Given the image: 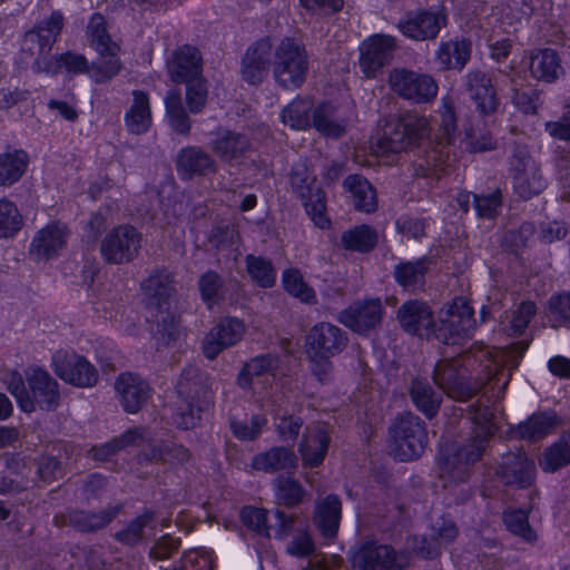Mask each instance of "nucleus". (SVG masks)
I'll list each match as a JSON object with an SVG mask.
<instances>
[{
    "instance_id": "obj_1",
    "label": "nucleus",
    "mask_w": 570,
    "mask_h": 570,
    "mask_svg": "<svg viewBox=\"0 0 570 570\" xmlns=\"http://www.w3.org/2000/svg\"><path fill=\"white\" fill-rule=\"evenodd\" d=\"M440 117L441 125L433 134L425 117L409 116L402 125L396 120L385 121L379 125L371 137L370 148L376 155H384L400 151L415 141H421L420 146L424 148L428 167H435L445 156V148L453 141L454 114L449 102L443 101Z\"/></svg>"
},
{
    "instance_id": "obj_2",
    "label": "nucleus",
    "mask_w": 570,
    "mask_h": 570,
    "mask_svg": "<svg viewBox=\"0 0 570 570\" xmlns=\"http://www.w3.org/2000/svg\"><path fill=\"white\" fill-rule=\"evenodd\" d=\"M472 308L462 298H455L439 313V323L432 322L428 306L420 302L403 304L397 313L401 326L409 333L420 336L435 335L439 340L455 344L471 326Z\"/></svg>"
},
{
    "instance_id": "obj_3",
    "label": "nucleus",
    "mask_w": 570,
    "mask_h": 570,
    "mask_svg": "<svg viewBox=\"0 0 570 570\" xmlns=\"http://www.w3.org/2000/svg\"><path fill=\"white\" fill-rule=\"evenodd\" d=\"M87 38L99 56L97 65L88 69L87 61L82 56L69 53L60 59V67L72 73L87 71L96 82L111 79L120 70V62L117 58L119 48L110 41L102 16L94 14L91 17L87 27Z\"/></svg>"
},
{
    "instance_id": "obj_4",
    "label": "nucleus",
    "mask_w": 570,
    "mask_h": 570,
    "mask_svg": "<svg viewBox=\"0 0 570 570\" xmlns=\"http://www.w3.org/2000/svg\"><path fill=\"white\" fill-rule=\"evenodd\" d=\"M3 383L23 412H32L37 407L50 410L57 404L59 397L57 382L50 377L47 371L40 367H35L28 372V389L18 372L8 373Z\"/></svg>"
},
{
    "instance_id": "obj_5",
    "label": "nucleus",
    "mask_w": 570,
    "mask_h": 570,
    "mask_svg": "<svg viewBox=\"0 0 570 570\" xmlns=\"http://www.w3.org/2000/svg\"><path fill=\"white\" fill-rule=\"evenodd\" d=\"M274 77L285 88H297L307 70L306 55L301 45L292 39L283 40L273 50Z\"/></svg>"
},
{
    "instance_id": "obj_6",
    "label": "nucleus",
    "mask_w": 570,
    "mask_h": 570,
    "mask_svg": "<svg viewBox=\"0 0 570 570\" xmlns=\"http://www.w3.org/2000/svg\"><path fill=\"white\" fill-rule=\"evenodd\" d=\"M426 433L420 420L406 413L390 430L391 452L401 461L413 460L423 452Z\"/></svg>"
},
{
    "instance_id": "obj_7",
    "label": "nucleus",
    "mask_w": 570,
    "mask_h": 570,
    "mask_svg": "<svg viewBox=\"0 0 570 570\" xmlns=\"http://www.w3.org/2000/svg\"><path fill=\"white\" fill-rule=\"evenodd\" d=\"M139 248L140 235L129 225L114 227L100 243L101 256L112 264H125L132 261Z\"/></svg>"
},
{
    "instance_id": "obj_8",
    "label": "nucleus",
    "mask_w": 570,
    "mask_h": 570,
    "mask_svg": "<svg viewBox=\"0 0 570 570\" xmlns=\"http://www.w3.org/2000/svg\"><path fill=\"white\" fill-rule=\"evenodd\" d=\"M52 368L60 380L78 387H90L98 380L94 365L71 351H57L52 355Z\"/></svg>"
},
{
    "instance_id": "obj_9",
    "label": "nucleus",
    "mask_w": 570,
    "mask_h": 570,
    "mask_svg": "<svg viewBox=\"0 0 570 570\" xmlns=\"http://www.w3.org/2000/svg\"><path fill=\"white\" fill-rule=\"evenodd\" d=\"M345 345L341 331L328 323L315 325L306 337V353L316 366H327V358L336 354Z\"/></svg>"
},
{
    "instance_id": "obj_10",
    "label": "nucleus",
    "mask_w": 570,
    "mask_h": 570,
    "mask_svg": "<svg viewBox=\"0 0 570 570\" xmlns=\"http://www.w3.org/2000/svg\"><path fill=\"white\" fill-rule=\"evenodd\" d=\"M389 81L393 91L416 102L429 101L438 94L435 80L428 75L396 69L390 75Z\"/></svg>"
},
{
    "instance_id": "obj_11",
    "label": "nucleus",
    "mask_w": 570,
    "mask_h": 570,
    "mask_svg": "<svg viewBox=\"0 0 570 570\" xmlns=\"http://www.w3.org/2000/svg\"><path fill=\"white\" fill-rule=\"evenodd\" d=\"M445 26V13L442 9L411 12L399 21V30L413 40L433 39Z\"/></svg>"
},
{
    "instance_id": "obj_12",
    "label": "nucleus",
    "mask_w": 570,
    "mask_h": 570,
    "mask_svg": "<svg viewBox=\"0 0 570 570\" xmlns=\"http://www.w3.org/2000/svg\"><path fill=\"white\" fill-rule=\"evenodd\" d=\"M470 419L475 426V439L471 452L465 453L468 462L476 460L484 450L487 439L492 435L501 425L503 417L499 405L491 409L488 405L479 404L470 411Z\"/></svg>"
},
{
    "instance_id": "obj_13",
    "label": "nucleus",
    "mask_w": 570,
    "mask_h": 570,
    "mask_svg": "<svg viewBox=\"0 0 570 570\" xmlns=\"http://www.w3.org/2000/svg\"><path fill=\"white\" fill-rule=\"evenodd\" d=\"M394 48L395 41L391 36L374 35L365 39L358 47L360 66L365 77L374 78Z\"/></svg>"
},
{
    "instance_id": "obj_14",
    "label": "nucleus",
    "mask_w": 570,
    "mask_h": 570,
    "mask_svg": "<svg viewBox=\"0 0 570 570\" xmlns=\"http://www.w3.org/2000/svg\"><path fill=\"white\" fill-rule=\"evenodd\" d=\"M465 374L466 368L462 366L461 360H443L436 364L433 380L449 397L463 400L472 392L465 384Z\"/></svg>"
},
{
    "instance_id": "obj_15",
    "label": "nucleus",
    "mask_w": 570,
    "mask_h": 570,
    "mask_svg": "<svg viewBox=\"0 0 570 570\" xmlns=\"http://www.w3.org/2000/svg\"><path fill=\"white\" fill-rule=\"evenodd\" d=\"M355 570H401L405 562L396 557L387 546H367L355 550L352 554Z\"/></svg>"
},
{
    "instance_id": "obj_16",
    "label": "nucleus",
    "mask_w": 570,
    "mask_h": 570,
    "mask_svg": "<svg viewBox=\"0 0 570 570\" xmlns=\"http://www.w3.org/2000/svg\"><path fill=\"white\" fill-rule=\"evenodd\" d=\"M240 517L245 525L267 537L273 531L276 538H283L293 524V520L279 511L267 514L265 510L252 507L244 508Z\"/></svg>"
},
{
    "instance_id": "obj_17",
    "label": "nucleus",
    "mask_w": 570,
    "mask_h": 570,
    "mask_svg": "<svg viewBox=\"0 0 570 570\" xmlns=\"http://www.w3.org/2000/svg\"><path fill=\"white\" fill-rule=\"evenodd\" d=\"M68 238L65 224L52 222L39 229L32 238L30 253L37 259H49L59 254Z\"/></svg>"
},
{
    "instance_id": "obj_18",
    "label": "nucleus",
    "mask_w": 570,
    "mask_h": 570,
    "mask_svg": "<svg viewBox=\"0 0 570 570\" xmlns=\"http://www.w3.org/2000/svg\"><path fill=\"white\" fill-rule=\"evenodd\" d=\"M245 332L244 324L236 318L223 320L205 337L203 351L206 357H216L224 348L240 341Z\"/></svg>"
},
{
    "instance_id": "obj_19",
    "label": "nucleus",
    "mask_w": 570,
    "mask_h": 570,
    "mask_svg": "<svg viewBox=\"0 0 570 570\" xmlns=\"http://www.w3.org/2000/svg\"><path fill=\"white\" fill-rule=\"evenodd\" d=\"M382 307L380 301L356 302L340 314V322L356 333H364L380 322Z\"/></svg>"
},
{
    "instance_id": "obj_20",
    "label": "nucleus",
    "mask_w": 570,
    "mask_h": 570,
    "mask_svg": "<svg viewBox=\"0 0 570 570\" xmlns=\"http://www.w3.org/2000/svg\"><path fill=\"white\" fill-rule=\"evenodd\" d=\"M330 440L327 431L322 426L306 429L298 445L301 460L305 468H315L323 463Z\"/></svg>"
},
{
    "instance_id": "obj_21",
    "label": "nucleus",
    "mask_w": 570,
    "mask_h": 570,
    "mask_svg": "<svg viewBox=\"0 0 570 570\" xmlns=\"http://www.w3.org/2000/svg\"><path fill=\"white\" fill-rule=\"evenodd\" d=\"M168 71L175 81H186L199 77L202 65L199 52L191 47L175 51L168 61Z\"/></svg>"
},
{
    "instance_id": "obj_22",
    "label": "nucleus",
    "mask_w": 570,
    "mask_h": 570,
    "mask_svg": "<svg viewBox=\"0 0 570 570\" xmlns=\"http://www.w3.org/2000/svg\"><path fill=\"white\" fill-rule=\"evenodd\" d=\"M273 49L267 41H262L252 47L243 59L242 76L249 83L261 81L267 72L272 61Z\"/></svg>"
},
{
    "instance_id": "obj_23",
    "label": "nucleus",
    "mask_w": 570,
    "mask_h": 570,
    "mask_svg": "<svg viewBox=\"0 0 570 570\" xmlns=\"http://www.w3.org/2000/svg\"><path fill=\"white\" fill-rule=\"evenodd\" d=\"M116 390L121 397L126 411L137 412L148 397V386L132 373L121 374L116 382Z\"/></svg>"
},
{
    "instance_id": "obj_24",
    "label": "nucleus",
    "mask_w": 570,
    "mask_h": 570,
    "mask_svg": "<svg viewBox=\"0 0 570 570\" xmlns=\"http://www.w3.org/2000/svg\"><path fill=\"white\" fill-rule=\"evenodd\" d=\"M471 47L465 40L442 41L434 55L439 69H462L470 58Z\"/></svg>"
},
{
    "instance_id": "obj_25",
    "label": "nucleus",
    "mask_w": 570,
    "mask_h": 570,
    "mask_svg": "<svg viewBox=\"0 0 570 570\" xmlns=\"http://www.w3.org/2000/svg\"><path fill=\"white\" fill-rule=\"evenodd\" d=\"M247 147L248 141L246 137L228 130L217 131L212 141L213 151L227 163L237 161Z\"/></svg>"
},
{
    "instance_id": "obj_26",
    "label": "nucleus",
    "mask_w": 570,
    "mask_h": 570,
    "mask_svg": "<svg viewBox=\"0 0 570 570\" xmlns=\"http://www.w3.org/2000/svg\"><path fill=\"white\" fill-rule=\"evenodd\" d=\"M132 104L125 116L128 130L132 134L146 132L151 126V112L148 96L139 90L132 92Z\"/></svg>"
},
{
    "instance_id": "obj_27",
    "label": "nucleus",
    "mask_w": 570,
    "mask_h": 570,
    "mask_svg": "<svg viewBox=\"0 0 570 570\" xmlns=\"http://www.w3.org/2000/svg\"><path fill=\"white\" fill-rule=\"evenodd\" d=\"M530 69L534 78L546 82H552L562 75L559 57L550 49L535 51L530 58Z\"/></svg>"
},
{
    "instance_id": "obj_28",
    "label": "nucleus",
    "mask_w": 570,
    "mask_h": 570,
    "mask_svg": "<svg viewBox=\"0 0 570 570\" xmlns=\"http://www.w3.org/2000/svg\"><path fill=\"white\" fill-rule=\"evenodd\" d=\"M341 515V503L334 495H328L322 500L315 510V523L322 533L331 538L336 533Z\"/></svg>"
},
{
    "instance_id": "obj_29",
    "label": "nucleus",
    "mask_w": 570,
    "mask_h": 570,
    "mask_svg": "<svg viewBox=\"0 0 570 570\" xmlns=\"http://www.w3.org/2000/svg\"><path fill=\"white\" fill-rule=\"evenodd\" d=\"M469 86L481 114L488 115L497 109L498 102L490 79L482 73H474L469 78Z\"/></svg>"
},
{
    "instance_id": "obj_30",
    "label": "nucleus",
    "mask_w": 570,
    "mask_h": 570,
    "mask_svg": "<svg viewBox=\"0 0 570 570\" xmlns=\"http://www.w3.org/2000/svg\"><path fill=\"white\" fill-rule=\"evenodd\" d=\"M296 465V456L293 451L284 448H275L261 453L253 459L252 466L258 471H275L292 469Z\"/></svg>"
},
{
    "instance_id": "obj_31",
    "label": "nucleus",
    "mask_w": 570,
    "mask_h": 570,
    "mask_svg": "<svg viewBox=\"0 0 570 570\" xmlns=\"http://www.w3.org/2000/svg\"><path fill=\"white\" fill-rule=\"evenodd\" d=\"M501 473L505 482L525 487L532 481L534 464L525 455L518 454L504 461Z\"/></svg>"
},
{
    "instance_id": "obj_32",
    "label": "nucleus",
    "mask_w": 570,
    "mask_h": 570,
    "mask_svg": "<svg viewBox=\"0 0 570 570\" xmlns=\"http://www.w3.org/2000/svg\"><path fill=\"white\" fill-rule=\"evenodd\" d=\"M159 285L157 277H150L144 283V288L147 293L153 295L157 299L155 306L150 307V314L154 321L163 323L166 327L168 322L174 323V316L170 314L171 302L169 301V292L166 287H161L159 291L156 288Z\"/></svg>"
},
{
    "instance_id": "obj_33",
    "label": "nucleus",
    "mask_w": 570,
    "mask_h": 570,
    "mask_svg": "<svg viewBox=\"0 0 570 570\" xmlns=\"http://www.w3.org/2000/svg\"><path fill=\"white\" fill-rule=\"evenodd\" d=\"M29 158L22 150H14L0 155V184L12 185L26 171Z\"/></svg>"
},
{
    "instance_id": "obj_34",
    "label": "nucleus",
    "mask_w": 570,
    "mask_h": 570,
    "mask_svg": "<svg viewBox=\"0 0 570 570\" xmlns=\"http://www.w3.org/2000/svg\"><path fill=\"white\" fill-rule=\"evenodd\" d=\"M345 188L351 193L354 205L364 212H372L376 207V196L370 183L357 176H348L344 181Z\"/></svg>"
},
{
    "instance_id": "obj_35",
    "label": "nucleus",
    "mask_w": 570,
    "mask_h": 570,
    "mask_svg": "<svg viewBox=\"0 0 570 570\" xmlns=\"http://www.w3.org/2000/svg\"><path fill=\"white\" fill-rule=\"evenodd\" d=\"M278 368V360L274 356H259L250 360L238 375V383L243 387H247L253 384L254 379H258L264 375L275 376V372Z\"/></svg>"
},
{
    "instance_id": "obj_36",
    "label": "nucleus",
    "mask_w": 570,
    "mask_h": 570,
    "mask_svg": "<svg viewBox=\"0 0 570 570\" xmlns=\"http://www.w3.org/2000/svg\"><path fill=\"white\" fill-rule=\"evenodd\" d=\"M212 166L213 161L209 157L196 148L183 149L177 158V168L183 176L206 173Z\"/></svg>"
},
{
    "instance_id": "obj_37",
    "label": "nucleus",
    "mask_w": 570,
    "mask_h": 570,
    "mask_svg": "<svg viewBox=\"0 0 570 570\" xmlns=\"http://www.w3.org/2000/svg\"><path fill=\"white\" fill-rule=\"evenodd\" d=\"M556 424L557 417L552 413L534 414L518 426L517 433L522 439L534 440L549 433Z\"/></svg>"
},
{
    "instance_id": "obj_38",
    "label": "nucleus",
    "mask_w": 570,
    "mask_h": 570,
    "mask_svg": "<svg viewBox=\"0 0 570 570\" xmlns=\"http://www.w3.org/2000/svg\"><path fill=\"white\" fill-rule=\"evenodd\" d=\"M23 226V217L17 205L8 199H0V238L14 237Z\"/></svg>"
},
{
    "instance_id": "obj_39",
    "label": "nucleus",
    "mask_w": 570,
    "mask_h": 570,
    "mask_svg": "<svg viewBox=\"0 0 570 570\" xmlns=\"http://www.w3.org/2000/svg\"><path fill=\"white\" fill-rule=\"evenodd\" d=\"M411 397L416 407L426 416L432 417L438 412L441 396L434 393L425 382L420 380L413 382Z\"/></svg>"
},
{
    "instance_id": "obj_40",
    "label": "nucleus",
    "mask_w": 570,
    "mask_h": 570,
    "mask_svg": "<svg viewBox=\"0 0 570 570\" xmlns=\"http://www.w3.org/2000/svg\"><path fill=\"white\" fill-rule=\"evenodd\" d=\"M379 240V234L370 226H358L342 235L345 248L358 252L372 249Z\"/></svg>"
},
{
    "instance_id": "obj_41",
    "label": "nucleus",
    "mask_w": 570,
    "mask_h": 570,
    "mask_svg": "<svg viewBox=\"0 0 570 570\" xmlns=\"http://www.w3.org/2000/svg\"><path fill=\"white\" fill-rule=\"evenodd\" d=\"M568 463H570V434L548 449L539 461L546 472H553Z\"/></svg>"
},
{
    "instance_id": "obj_42",
    "label": "nucleus",
    "mask_w": 570,
    "mask_h": 570,
    "mask_svg": "<svg viewBox=\"0 0 570 570\" xmlns=\"http://www.w3.org/2000/svg\"><path fill=\"white\" fill-rule=\"evenodd\" d=\"M425 261L406 262L395 267L396 282L405 288H414L422 284L426 272Z\"/></svg>"
},
{
    "instance_id": "obj_43",
    "label": "nucleus",
    "mask_w": 570,
    "mask_h": 570,
    "mask_svg": "<svg viewBox=\"0 0 570 570\" xmlns=\"http://www.w3.org/2000/svg\"><path fill=\"white\" fill-rule=\"evenodd\" d=\"M309 109L308 100L295 99L282 111V121L293 129H305L311 125L307 114Z\"/></svg>"
},
{
    "instance_id": "obj_44",
    "label": "nucleus",
    "mask_w": 570,
    "mask_h": 570,
    "mask_svg": "<svg viewBox=\"0 0 570 570\" xmlns=\"http://www.w3.org/2000/svg\"><path fill=\"white\" fill-rule=\"evenodd\" d=\"M166 116L170 127L178 134L189 130V121L180 105L179 95L169 92L165 98Z\"/></svg>"
},
{
    "instance_id": "obj_45",
    "label": "nucleus",
    "mask_w": 570,
    "mask_h": 570,
    "mask_svg": "<svg viewBox=\"0 0 570 570\" xmlns=\"http://www.w3.org/2000/svg\"><path fill=\"white\" fill-rule=\"evenodd\" d=\"M62 27V16L59 12H52L50 18L41 23L37 30L27 33V40L39 41L40 48L48 46L60 32Z\"/></svg>"
},
{
    "instance_id": "obj_46",
    "label": "nucleus",
    "mask_w": 570,
    "mask_h": 570,
    "mask_svg": "<svg viewBox=\"0 0 570 570\" xmlns=\"http://www.w3.org/2000/svg\"><path fill=\"white\" fill-rule=\"evenodd\" d=\"M283 284L291 295L304 303H309L315 297L313 289L303 281L302 275L296 269L284 272Z\"/></svg>"
},
{
    "instance_id": "obj_47",
    "label": "nucleus",
    "mask_w": 570,
    "mask_h": 570,
    "mask_svg": "<svg viewBox=\"0 0 570 570\" xmlns=\"http://www.w3.org/2000/svg\"><path fill=\"white\" fill-rule=\"evenodd\" d=\"M181 570H214L213 552L206 548L187 551L181 560Z\"/></svg>"
},
{
    "instance_id": "obj_48",
    "label": "nucleus",
    "mask_w": 570,
    "mask_h": 570,
    "mask_svg": "<svg viewBox=\"0 0 570 570\" xmlns=\"http://www.w3.org/2000/svg\"><path fill=\"white\" fill-rule=\"evenodd\" d=\"M247 271L254 282L262 287H269L275 282L276 275L271 264L259 257H247Z\"/></svg>"
},
{
    "instance_id": "obj_49",
    "label": "nucleus",
    "mask_w": 570,
    "mask_h": 570,
    "mask_svg": "<svg viewBox=\"0 0 570 570\" xmlns=\"http://www.w3.org/2000/svg\"><path fill=\"white\" fill-rule=\"evenodd\" d=\"M304 206L315 226L322 229L330 226L331 222L326 215L324 197L320 190H315V193L305 199Z\"/></svg>"
},
{
    "instance_id": "obj_50",
    "label": "nucleus",
    "mask_w": 570,
    "mask_h": 570,
    "mask_svg": "<svg viewBox=\"0 0 570 570\" xmlns=\"http://www.w3.org/2000/svg\"><path fill=\"white\" fill-rule=\"evenodd\" d=\"M313 125L327 136H338L344 129L333 119V110L330 106H321L314 111Z\"/></svg>"
},
{
    "instance_id": "obj_51",
    "label": "nucleus",
    "mask_w": 570,
    "mask_h": 570,
    "mask_svg": "<svg viewBox=\"0 0 570 570\" xmlns=\"http://www.w3.org/2000/svg\"><path fill=\"white\" fill-rule=\"evenodd\" d=\"M504 523L511 532L522 537L528 541L534 538V533L528 524V515L524 510H513L505 512Z\"/></svg>"
},
{
    "instance_id": "obj_52",
    "label": "nucleus",
    "mask_w": 570,
    "mask_h": 570,
    "mask_svg": "<svg viewBox=\"0 0 570 570\" xmlns=\"http://www.w3.org/2000/svg\"><path fill=\"white\" fill-rule=\"evenodd\" d=\"M276 489L278 500L286 505H295L304 497L303 488L294 480H279Z\"/></svg>"
},
{
    "instance_id": "obj_53",
    "label": "nucleus",
    "mask_w": 570,
    "mask_h": 570,
    "mask_svg": "<svg viewBox=\"0 0 570 570\" xmlns=\"http://www.w3.org/2000/svg\"><path fill=\"white\" fill-rule=\"evenodd\" d=\"M187 83L186 101L191 112H198L206 102V87L202 78L197 77Z\"/></svg>"
},
{
    "instance_id": "obj_54",
    "label": "nucleus",
    "mask_w": 570,
    "mask_h": 570,
    "mask_svg": "<svg viewBox=\"0 0 570 570\" xmlns=\"http://www.w3.org/2000/svg\"><path fill=\"white\" fill-rule=\"evenodd\" d=\"M513 348H495L492 351H488L487 354L489 356V360L487 361V364L484 365V368L488 371V375L494 374L500 367L503 366H510L514 367L517 366V361L512 357Z\"/></svg>"
},
{
    "instance_id": "obj_55",
    "label": "nucleus",
    "mask_w": 570,
    "mask_h": 570,
    "mask_svg": "<svg viewBox=\"0 0 570 570\" xmlns=\"http://www.w3.org/2000/svg\"><path fill=\"white\" fill-rule=\"evenodd\" d=\"M549 317L553 326L570 318V294L557 295L550 299Z\"/></svg>"
},
{
    "instance_id": "obj_56",
    "label": "nucleus",
    "mask_w": 570,
    "mask_h": 570,
    "mask_svg": "<svg viewBox=\"0 0 570 570\" xmlns=\"http://www.w3.org/2000/svg\"><path fill=\"white\" fill-rule=\"evenodd\" d=\"M220 282L216 274L206 273L200 277L199 291L203 299L210 306L217 299Z\"/></svg>"
},
{
    "instance_id": "obj_57",
    "label": "nucleus",
    "mask_w": 570,
    "mask_h": 570,
    "mask_svg": "<svg viewBox=\"0 0 570 570\" xmlns=\"http://www.w3.org/2000/svg\"><path fill=\"white\" fill-rule=\"evenodd\" d=\"M474 205L479 216L491 218L498 213L501 206V197L497 193L489 196H475Z\"/></svg>"
},
{
    "instance_id": "obj_58",
    "label": "nucleus",
    "mask_w": 570,
    "mask_h": 570,
    "mask_svg": "<svg viewBox=\"0 0 570 570\" xmlns=\"http://www.w3.org/2000/svg\"><path fill=\"white\" fill-rule=\"evenodd\" d=\"M266 424V420L259 415L252 419L250 425L233 421L232 428L234 434L240 440H250L256 436L261 429Z\"/></svg>"
},
{
    "instance_id": "obj_59",
    "label": "nucleus",
    "mask_w": 570,
    "mask_h": 570,
    "mask_svg": "<svg viewBox=\"0 0 570 570\" xmlns=\"http://www.w3.org/2000/svg\"><path fill=\"white\" fill-rule=\"evenodd\" d=\"M395 226L401 234L415 239L423 235L425 228L424 222L414 217H401L396 220Z\"/></svg>"
},
{
    "instance_id": "obj_60",
    "label": "nucleus",
    "mask_w": 570,
    "mask_h": 570,
    "mask_svg": "<svg viewBox=\"0 0 570 570\" xmlns=\"http://www.w3.org/2000/svg\"><path fill=\"white\" fill-rule=\"evenodd\" d=\"M533 314L534 305L530 302L522 303L511 320V332L513 334L521 333V331L529 324Z\"/></svg>"
},
{
    "instance_id": "obj_61",
    "label": "nucleus",
    "mask_w": 570,
    "mask_h": 570,
    "mask_svg": "<svg viewBox=\"0 0 570 570\" xmlns=\"http://www.w3.org/2000/svg\"><path fill=\"white\" fill-rule=\"evenodd\" d=\"M178 548V541L170 537H163L151 549V557L155 559L168 558Z\"/></svg>"
},
{
    "instance_id": "obj_62",
    "label": "nucleus",
    "mask_w": 570,
    "mask_h": 570,
    "mask_svg": "<svg viewBox=\"0 0 570 570\" xmlns=\"http://www.w3.org/2000/svg\"><path fill=\"white\" fill-rule=\"evenodd\" d=\"M314 549L313 542L307 533H299L293 539L287 550L293 556H305Z\"/></svg>"
},
{
    "instance_id": "obj_63",
    "label": "nucleus",
    "mask_w": 570,
    "mask_h": 570,
    "mask_svg": "<svg viewBox=\"0 0 570 570\" xmlns=\"http://www.w3.org/2000/svg\"><path fill=\"white\" fill-rule=\"evenodd\" d=\"M550 372L559 377H570V360L563 356L551 357L548 362Z\"/></svg>"
},
{
    "instance_id": "obj_64",
    "label": "nucleus",
    "mask_w": 570,
    "mask_h": 570,
    "mask_svg": "<svg viewBox=\"0 0 570 570\" xmlns=\"http://www.w3.org/2000/svg\"><path fill=\"white\" fill-rule=\"evenodd\" d=\"M548 132L559 139H570V117L560 121H551L547 124Z\"/></svg>"
}]
</instances>
